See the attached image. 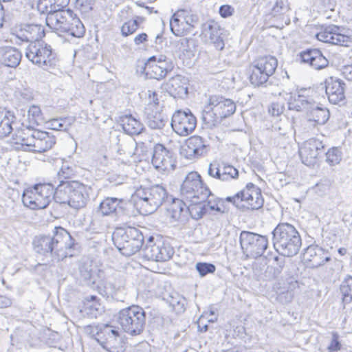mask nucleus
I'll return each instance as SVG.
<instances>
[{"mask_svg": "<svg viewBox=\"0 0 352 352\" xmlns=\"http://www.w3.org/2000/svg\"><path fill=\"white\" fill-rule=\"evenodd\" d=\"M34 251L57 261L74 256L79 245L67 230L54 227L52 232L36 236L32 242Z\"/></svg>", "mask_w": 352, "mask_h": 352, "instance_id": "f257e3e1", "label": "nucleus"}, {"mask_svg": "<svg viewBox=\"0 0 352 352\" xmlns=\"http://www.w3.org/2000/svg\"><path fill=\"white\" fill-rule=\"evenodd\" d=\"M273 245L284 256L296 255L302 245L301 236L296 228L289 223H279L272 232Z\"/></svg>", "mask_w": 352, "mask_h": 352, "instance_id": "f03ea898", "label": "nucleus"}, {"mask_svg": "<svg viewBox=\"0 0 352 352\" xmlns=\"http://www.w3.org/2000/svg\"><path fill=\"white\" fill-rule=\"evenodd\" d=\"M13 140L15 144L25 146L34 153L45 152L56 143L55 137L48 132L25 126L15 131Z\"/></svg>", "mask_w": 352, "mask_h": 352, "instance_id": "7ed1b4c3", "label": "nucleus"}, {"mask_svg": "<svg viewBox=\"0 0 352 352\" xmlns=\"http://www.w3.org/2000/svg\"><path fill=\"white\" fill-rule=\"evenodd\" d=\"M90 190L89 187L77 181L61 180L56 188V201L67 204L76 210L81 209L89 200Z\"/></svg>", "mask_w": 352, "mask_h": 352, "instance_id": "20e7f679", "label": "nucleus"}, {"mask_svg": "<svg viewBox=\"0 0 352 352\" xmlns=\"http://www.w3.org/2000/svg\"><path fill=\"white\" fill-rule=\"evenodd\" d=\"M46 24L59 35L66 34L72 37L81 38L85 32L83 24L70 9L47 16Z\"/></svg>", "mask_w": 352, "mask_h": 352, "instance_id": "39448f33", "label": "nucleus"}, {"mask_svg": "<svg viewBox=\"0 0 352 352\" xmlns=\"http://www.w3.org/2000/svg\"><path fill=\"white\" fill-rule=\"evenodd\" d=\"M112 240L116 248L124 256H130L142 247L144 236L134 227L116 228L112 234Z\"/></svg>", "mask_w": 352, "mask_h": 352, "instance_id": "423d86ee", "label": "nucleus"}, {"mask_svg": "<svg viewBox=\"0 0 352 352\" xmlns=\"http://www.w3.org/2000/svg\"><path fill=\"white\" fill-rule=\"evenodd\" d=\"M168 193L162 185L150 188H140L135 191L134 199L142 214H147L155 212L167 198Z\"/></svg>", "mask_w": 352, "mask_h": 352, "instance_id": "0eeeda50", "label": "nucleus"}, {"mask_svg": "<svg viewBox=\"0 0 352 352\" xmlns=\"http://www.w3.org/2000/svg\"><path fill=\"white\" fill-rule=\"evenodd\" d=\"M146 311L138 305H132L121 309L117 321L126 333L135 336L141 334L146 324Z\"/></svg>", "mask_w": 352, "mask_h": 352, "instance_id": "6e6552de", "label": "nucleus"}, {"mask_svg": "<svg viewBox=\"0 0 352 352\" xmlns=\"http://www.w3.org/2000/svg\"><path fill=\"white\" fill-rule=\"evenodd\" d=\"M56 189L51 184H36L24 190L22 200L32 210L44 209L53 199L56 200Z\"/></svg>", "mask_w": 352, "mask_h": 352, "instance_id": "1a4fd4ad", "label": "nucleus"}, {"mask_svg": "<svg viewBox=\"0 0 352 352\" xmlns=\"http://www.w3.org/2000/svg\"><path fill=\"white\" fill-rule=\"evenodd\" d=\"M226 201L239 208L258 210L263 206L264 200L259 188L249 183L245 188L234 196L226 197Z\"/></svg>", "mask_w": 352, "mask_h": 352, "instance_id": "9d476101", "label": "nucleus"}, {"mask_svg": "<svg viewBox=\"0 0 352 352\" xmlns=\"http://www.w3.org/2000/svg\"><path fill=\"white\" fill-rule=\"evenodd\" d=\"M272 110H324L309 96L285 94L273 102Z\"/></svg>", "mask_w": 352, "mask_h": 352, "instance_id": "9b49d317", "label": "nucleus"}, {"mask_svg": "<svg viewBox=\"0 0 352 352\" xmlns=\"http://www.w3.org/2000/svg\"><path fill=\"white\" fill-rule=\"evenodd\" d=\"M25 55L33 64L44 69L54 65L55 53L50 45L41 40L30 43L25 49Z\"/></svg>", "mask_w": 352, "mask_h": 352, "instance_id": "f8f14e48", "label": "nucleus"}, {"mask_svg": "<svg viewBox=\"0 0 352 352\" xmlns=\"http://www.w3.org/2000/svg\"><path fill=\"white\" fill-rule=\"evenodd\" d=\"M198 23L199 17L191 9H179L170 20V29L175 36H182L190 33Z\"/></svg>", "mask_w": 352, "mask_h": 352, "instance_id": "ddd939ff", "label": "nucleus"}, {"mask_svg": "<svg viewBox=\"0 0 352 352\" xmlns=\"http://www.w3.org/2000/svg\"><path fill=\"white\" fill-rule=\"evenodd\" d=\"M240 245L247 256L256 258L261 256L268 248V239L249 231H242L239 237Z\"/></svg>", "mask_w": 352, "mask_h": 352, "instance_id": "4468645a", "label": "nucleus"}, {"mask_svg": "<svg viewBox=\"0 0 352 352\" xmlns=\"http://www.w3.org/2000/svg\"><path fill=\"white\" fill-rule=\"evenodd\" d=\"M180 192L186 199H200L204 201L210 195V189L204 186L200 175L190 172L185 177Z\"/></svg>", "mask_w": 352, "mask_h": 352, "instance_id": "2eb2a0df", "label": "nucleus"}, {"mask_svg": "<svg viewBox=\"0 0 352 352\" xmlns=\"http://www.w3.org/2000/svg\"><path fill=\"white\" fill-rule=\"evenodd\" d=\"M129 204L124 199L107 197L99 204L96 212L101 216H115L124 222L129 217Z\"/></svg>", "mask_w": 352, "mask_h": 352, "instance_id": "dca6fc26", "label": "nucleus"}, {"mask_svg": "<svg viewBox=\"0 0 352 352\" xmlns=\"http://www.w3.org/2000/svg\"><path fill=\"white\" fill-rule=\"evenodd\" d=\"M142 251L147 260L161 262L168 261L174 254V249L169 242L161 239L153 242L152 236L149 237Z\"/></svg>", "mask_w": 352, "mask_h": 352, "instance_id": "f3484780", "label": "nucleus"}, {"mask_svg": "<svg viewBox=\"0 0 352 352\" xmlns=\"http://www.w3.org/2000/svg\"><path fill=\"white\" fill-rule=\"evenodd\" d=\"M102 336L96 338V341L109 352H124V341L118 330L106 324L101 330Z\"/></svg>", "mask_w": 352, "mask_h": 352, "instance_id": "a211bd4d", "label": "nucleus"}, {"mask_svg": "<svg viewBox=\"0 0 352 352\" xmlns=\"http://www.w3.org/2000/svg\"><path fill=\"white\" fill-rule=\"evenodd\" d=\"M324 149L322 140L313 138L306 140L299 148V155L302 162L307 166L314 165L324 153Z\"/></svg>", "mask_w": 352, "mask_h": 352, "instance_id": "6ab92c4d", "label": "nucleus"}, {"mask_svg": "<svg viewBox=\"0 0 352 352\" xmlns=\"http://www.w3.org/2000/svg\"><path fill=\"white\" fill-rule=\"evenodd\" d=\"M145 65L146 69L151 74V77L157 80L166 77L167 74L174 68L171 59L162 54L149 57Z\"/></svg>", "mask_w": 352, "mask_h": 352, "instance_id": "aec40b11", "label": "nucleus"}, {"mask_svg": "<svg viewBox=\"0 0 352 352\" xmlns=\"http://www.w3.org/2000/svg\"><path fill=\"white\" fill-rule=\"evenodd\" d=\"M170 124L175 133L181 136H186L195 130L197 118L192 111H175Z\"/></svg>", "mask_w": 352, "mask_h": 352, "instance_id": "412c9836", "label": "nucleus"}, {"mask_svg": "<svg viewBox=\"0 0 352 352\" xmlns=\"http://www.w3.org/2000/svg\"><path fill=\"white\" fill-rule=\"evenodd\" d=\"M151 162L160 171L173 170L175 167L173 153L161 144L154 146Z\"/></svg>", "mask_w": 352, "mask_h": 352, "instance_id": "4be33fe9", "label": "nucleus"}, {"mask_svg": "<svg viewBox=\"0 0 352 352\" xmlns=\"http://www.w3.org/2000/svg\"><path fill=\"white\" fill-rule=\"evenodd\" d=\"M320 41L340 46H349L351 39L349 36L341 34L340 28L336 25L322 26L316 35Z\"/></svg>", "mask_w": 352, "mask_h": 352, "instance_id": "5701e85b", "label": "nucleus"}, {"mask_svg": "<svg viewBox=\"0 0 352 352\" xmlns=\"http://www.w3.org/2000/svg\"><path fill=\"white\" fill-rule=\"evenodd\" d=\"M209 176L218 179L223 182H228L239 177V170L233 166L222 162L217 163L212 162L208 168Z\"/></svg>", "mask_w": 352, "mask_h": 352, "instance_id": "b1692460", "label": "nucleus"}, {"mask_svg": "<svg viewBox=\"0 0 352 352\" xmlns=\"http://www.w3.org/2000/svg\"><path fill=\"white\" fill-rule=\"evenodd\" d=\"M16 37L30 43L41 41L45 35L44 28L38 24H22L15 30Z\"/></svg>", "mask_w": 352, "mask_h": 352, "instance_id": "393cba45", "label": "nucleus"}, {"mask_svg": "<svg viewBox=\"0 0 352 352\" xmlns=\"http://www.w3.org/2000/svg\"><path fill=\"white\" fill-rule=\"evenodd\" d=\"M305 256L309 262V267L318 268L331 260L329 249L318 245H309L305 250Z\"/></svg>", "mask_w": 352, "mask_h": 352, "instance_id": "a878e982", "label": "nucleus"}, {"mask_svg": "<svg viewBox=\"0 0 352 352\" xmlns=\"http://www.w3.org/2000/svg\"><path fill=\"white\" fill-rule=\"evenodd\" d=\"M161 89L174 98H184L188 94L185 78L180 75H177L164 82Z\"/></svg>", "mask_w": 352, "mask_h": 352, "instance_id": "bb28decb", "label": "nucleus"}, {"mask_svg": "<svg viewBox=\"0 0 352 352\" xmlns=\"http://www.w3.org/2000/svg\"><path fill=\"white\" fill-rule=\"evenodd\" d=\"M325 84L326 94L331 103L338 104L344 100V83L342 80L331 77L326 80Z\"/></svg>", "mask_w": 352, "mask_h": 352, "instance_id": "cd10ccee", "label": "nucleus"}, {"mask_svg": "<svg viewBox=\"0 0 352 352\" xmlns=\"http://www.w3.org/2000/svg\"><path fill=\"white\" fill-rule=\"evenodd\" d=\"M202 34L206 41L213 44L216 49L221 50L224 47V42L221 38V30L218 23L212 21L206 23L202 26Z\"/></svg>", "mask_w": 352, "mask_h": 352, "instance_id": "c85d7f7f", "label": "nucleus"}, {"mask_svg": "<svg viewBox=\"0 0 352 352\" xmlns=\"http://www.w3.org/2000/svg\"><path fill=\"white\" fill-rule=\"evenodd\" d=\"M302 61L309 63L314 69L319 70L326 67L329 64L328 59L318 49H308L300 53Z\"/></svg>", "mask_w": 352, "mask_h": 352, "instance_id": "c756f323", "label": "nucleus"}, {"mask_svg": "<svg viewBox=\"0 0 352 352\" xmlns=\"http://www.w3.org/2000/svg\"><path fill=\"white\" fill-rule=\"evenodd\" d=\"M70 0H38V10L47 16L65 10Z\"/></svg>", "mask_w": 352, "mask_h": 352, "instance_id": "7c9ffc66", "label": "nucleus"}, {"mask_svg": "<svg viewBox=\"0 0 352 352\" xmlns=\"http://www.w3.org/2000/svg\"><path fill=\"white\" fill-rule=\"evenodd\" d=\"M170 219L184 223L188 221V206L179 199H173L168 210Z\"/></svg>", "mask_w": 352, "mask_h": 352, "instance_id": "2f4dec72", "label": "nucleus"}, {"mask_svg": "<svg viewBox=\"0 0 352 352\" xmlns=\"http://www.w3.org/2000/svg\"><path fill=\"white\" fill-rule=\"evenodd\" d=\"M120 122L124 131L130 135H138L143 129L142 124L131 115L121 116Z\"/></svg>", "mask_w": 352, "mask_h": 352, "instance_id": "473e14b6", "label": "nucleus"}, {"mask_svg": "<svg viewBox=\"0 0 352 352\" xmlns=\"http://www.w3.org/2000/svg\"><path fill=\"white\" fill-rule=\"evenodd\" d=\"M207 107L211 110L214 109L227 110H236V106L234 102L229 98H226L221 96H211L207 102Z\"/></svg>", "mask_w": 352, "mask_h": 352, "instance_id": "72a5a7b5", "label": "nucleus"}, {"mask_svg": "<svg viewBox=\"0 0 352 352\" xmlns=\"http://www.w3.org/2000/svg\"><path fill=\"white\" fill-rule=\"evenodd\" d=\"M258 68L263 70L270 77L274 73L277 66L278 60L272 56H265L258 58L254 61Z\"/></svg>", "mask_w": 352, "mask_h": 352, "instance_id": "f704fd0d", "label": "nucleus"}, {"mask_svg": "<svg viewBox=\"0 0 352 352\" xmlns=\"http://www.w3.org/2000/svg\"><path fill=\"white\" fill-rule=\"evenodd\" d=\"M191 203L188 206V215L190 214L194 219L198 220L208 212V208L204 201L200 199H190Z\"/></svg>", "mask_w": 352, "mask_h": 352, "instance_id": "c9c22d12", "label": "nucleus"}, {"mask_svg": "<svg viewBox=\"0 0 352 352\" xmlns=\"http://www.w3.org/2000/svg\"><path fill=\"white\" fill-rule=\"evenodd\" d=\"M21 59V52L14 47H7L3 55L2 62L10 67H16L20 63Z\"/></svg>", "mask_w": 352, "mask_h": 352, "instance_id": "e433bc0d", "label": "nucleus"}, {"mask_svg": "<svg viewBox=\"0 0 352 352\" xmlns=\"http://www.w3.org/2000/svg\"><path fill=\"white\" fill-rule=\"evenodd\" d=\"M251 74L250 81L254 87L263 86L267 83L270 76L255 64L252 63L250 67Z\"/></svg>", "mask_w": 352, "mask_h": 352, "instance_id": "4c0bfd02", "label": "nucleus"}, {"mask_svg": "<svg viewBox=\"0 0 352 352\" xmlns=\"http://www.w3.org/2000/svg\"><path fill=\"white\" fill-rule=\"evenodd\" d=\"M12 111H0V138L8 136L13 130Z\"/></svg>", "mask_w": 352, "mask_h": 352, "instance_id": "58836bf2", "label": "nucleus"}, {"mask_svg": "<svg viewBox=\"0 0 352 352\" xmlns=\"http://www.w3.org/2000/svg\"><path fill=\"white\" fill-rule=\"evenodd\" d=\"M168 120V117L162 111H149L147 115V124L153 129L163 128Z\"/></svg>", "mask_w": 352, "mask_h": 352, "instance_id": "ea45409f", "label": "nucleus"}, {"mask_svg": "<svg viewBox=\"0 0 352 352\" xmlns=\"http://www.w3.org/2000/svg\"><path fill=\"white\" fill-rule=\"evenodd\" d=\"M186 142L190 148H192V150L196 152L197 155L199 157L207 153L208 144L202 137L198 135L191 136Z\"/></svg>", "mask_w": 352, "mask_h": 352, "instance_id": "a19ab883", "label": "nucleus"}, {"mask_svg": "<svg viewBox=\"0 0 352 352\" xmlns=\"http://www.w3.org/2000/svg\"><path fill=\"white\" fill-rule=\"evenodd\" d=\"M330 117V111H310L306 118L307 124L316 126L324 124Z\"/></svg>", "mask_w": 352, "mask_h": 352, "instance_id": "79ce46f5", "label": "nucleus"}, {"mask_svg": "<svg viewBox=\"0 0 352 352\" xmlns=\"http://www.w3.org/2000/svg\"><path fill=\"white\" fill-rule=\"evenodd\" d=\"M340 292L344 304H349L352 301V276L351 275H347L342 281Z\"/></svg>", "mask_w": 352, "mask_h": 352, "instance_id": "37998d69", "label": "nucleus"}, {"mask_svg": "<svg viewBox=\"0 0 352 352\" xmlns=\"http://www.w3.org/2000/svg\"><path fill=\"white\" fill-rule=\"evenodd\" d=\"M292 282L287 283L286 286L283 287H276L277 299L283 304H287L292 301L294 297V293L292 289Z\"/></svg>", "mask_w": 352, "mask_h": 352, "instance_id": "c03bdc74", "label": "nucleus"}, {"mask_svg": "<svg viewBox=\"0 0 352 352\" xmlns=\"http://www.w3.org/2000/svg\"><path fill=\"white\" fill-rule=\"evenodd\" d=\"M98 290L102 296L109 298H114L116 296L118 288L109 280H102L98 285Z\"/></svg>", "mask_w": 352, "mask_h": 352, "instance_id": "a18cd8bd", "label": "nucleus"}, {"mask_svg": "<svg viewBox=\"0 0 352 352\" xmlns=\"http://www.w3.org/2000/svg\"><path fill=\"white\" fill-rule=\"evenodd\" d=\"M73 120L69 118H54L50 120L49 124L52 130L66 131L70 126Z\"/></svg>", "mask_w": 352, "mask_h": 352, "instance_id": "49530a36", "label": "nucleus"}, {"mask_svg": "<svg viewBox=\"0 0 352 352\" xmlns=\"http://www.w3.org/2000/svg\"><path fill=\"white\" fill-rule=\"evenodd\" d=\"M234 112L235 111H231L230 115L233 114ZM227 116V114L221 113L220 111H219V115H217L215 111H203L204 120L208 123H211L212 125L219 124L222 121L223 118Z\"/></svg>", "mask_w": 352, "mask_h": 352, "instance_id": "de8ad7c7", "label": "nucleus"}, {"mask_svg": "<svg viewBox=\"0 0 352 352\" xmlns=\"http://www.w3.org/2000/svg\"><path fill=\"white\" fill-rule=\"evenodd\" d=\"M342 159V153L338 147L329 148L326 153V162L330 166L338 164Z\"/></svg>", "mask_w": 352, "mask_h": 352, "instance_id": "09e8293b", "label": "nucleus"}, {"mask_svg": "<svg viewBox=\"0 0 352 352\" xmlns=\"http://www.w3.org/2000/svg\"><path fill=\"white\" fill-rule=\"evenodd\" d=\"M220 202L221 201L219 199L214 197V196L210 192V195H208V198L205 199V203L206 204V206L208 208V212L210 210L212 212L215 211L217 212L223 213V205L221 203V206H219V204Z\"/></svg>", "mask_w": 352, "mask_h": 352, "instance_id": "8fccbe9b", "label": "nucleus"}, {"mask_svg": "<svg viewBox=\"0 0 352 352\" xmlns=\"http://www.w3.org/2000/svg\"><path fill=\"white\" fill-rule=\"evenodd\" d=\"M185 302L186 299L177 294L175 296H170V299L169 300L170 305L176 312L178 313L184 311Z\"/></svg>", "mask_w": 352, "mask_h": 352, "instance_id": "3c124183", "label": "nucleus"}, {"mask_svg": "<svg viewBox=\"0 0 352 352\" xmlns=\"http://www.w3.org/2000/svg\"><path fill=\"white\" fill-rule=\"evenodd\" d=\"M85 309L87 314L92 318H97L103 311V309L99 302H85Z\"/></svg>", "mask_w": 352, "mask_h": 352, "instance_id": "603ef678", "label": "nucleus"}, {"mask_svg": "<svg viewBox=\"0 0 352 352\" xmlns=\"http://www.w3.org/2000/svg\"><path fill=\"white\" fill-rule=\"evenodd\" d=\"M14 96L21 103H25L30 101L33 98V93L31 89L28 88H18L14 91Z\"/></svg>", "mask_w": 352, "mask_h": 352, "instance_id": "864d4df0", "label": "nucleus"}, {"mask_svg": "<svg viewBox=\"0 0 352 352\" xmlns=\"http://www.w3.org/2000/svg\"><path fill=\"white\" fill-rule=\"evenodd\" d=\"M139 27V23L137 19H133L125 22L121 27V32L124 36H127L134 33Z\"/></svg>", "mask_w": 352, "mask_h": 352, "instance_id": "5fc2aeb1", "label": "nucleus"}, {"mask_svg": "<svg viewBox=\"0 0 352 352\" xmlns=\"http://www.w3.org/2000/svg\"><path fill=\"white\" fill-rule=\"evenodd\" d=\"M195 267L201 277H204L208 274L214 273L216 270L214 265L208 263H197Z\"/></svg>", "mask_w": 352, "mask_h": 352, "instance_id": "6e6d98bb", "label": "nucleus"}, {"mask_svg": "<svg viewBox=\"0 0 352 352\" xmlns=\"http://www.w3.org/2000/svg\"><path fill=\"white\" fill-rule=\"evenodd\" d=\"M75 8L82 14H89L93 8L92 0H75Z\"/></svg>", "mask_w": 352, "mask_h": 352, "instance_id": "4d7b16f0", "label": "nucleus"}, {"mask_svg": "<svg viewBox=\"0 0 352 352\" xmlns=\"http://www.w3.org/2000/svg\"><path fill=\"white\" fill-rule=\"evenodd\" d=\"M329 182L327 179L320 180L313 188L314 192L318 196H323L327 193L329 190Z\"/></svg>", "mask_w": 352, "mask_h": 352, "instance_id": "13d9d810", "label": "nucleus"}, {"mask_svg": "<svg viewBox=\"0 0 352 352\" xmlns=\"http://www.w3.org/2000/svg\"><path fill=\"white\" fill-rule=\"evenodd\" d=\"M341 343L337 332H333L329 344L327 346L328 352H336L341 349Z\"/></svg>", "mask_w": 352, "mask_h": 352, "instance_id": "bf43d9fd", "label": "nucleus"}, {"mask_svg": "<svg viewBox=\"0 0 352 352\" xmlns=\"http://www.w3.org/2000/svg\"><path fill=\"white\" fill-rule=\"evenodd\" d=\"M180 154L186 159H192L198 157L195 151L192 150V148H190L188 142L186 141L185 144L180 148Z\"/></svg>", "mask_w": 352, "mask_h": 352, "instance_id": "052dcab7", "label": "nucleus"}, {"mask_svg": "<svg viewBox=\"0 0 352 352\" xmlns=\"http://www.w3.org/2000/svg\"><path fill=\"white\" fill-rule=\"evenodd\" d=\"M79 270L80 276L85 281L91 280L93 275V272L90 265L83 264L80 265Z\"/></svg>", "mask_w": 352, "mask_h": 352, "instance_id": "680f3d73", "label": "nucleus"}, {"mask_svg": "<svg viewBox=\"0 0 352 352\" xmlns=\"http://www.w3.org/2000/svg\"><path fill=\"white\" fill-rule=\"evenodd\" d=\"M101 330L102 327L99 328L98 326L87 325L85 327V331L96 340V338L102 336Z\"/></svg>", "mask_w": 352, "mask_h": 352, "instance_id": "e2e57ef3", "label": "nucleus"}, {"mask_svg": "<svg viewBox=\"0 0 352 352\" xmlns=\"http://www.w3.org/2000/svg\"><path fill=\"white\" fill-rule=\"evenodd\" d=\"M190 39L187 38H181L176 42V47L180 52H184L190 50L189 47Z\"/></svg>", "mask_w": 352, "mask_h": 352, "instance_id": "0e129e2a", "label": "nucleus"}, {"mask_svg": "<svg viewBox=\"0 0 352 352\" xmlns=\"http://www.w3.org/2000/svg\"><path fill=\"white\" fill-rule=\"evenodd\" d=\"M234 8L229 5H223L219 8V14L223 18H227L232 15Z\"/></svg>", "mask_w": 352, "mask_h": 352, "instance_id": "69168bd1", "label": "nucleus"}, {"mask_svg": "<svg viewBox=\"0 0 352 352\" xmlns=\"http://www.w3.org/2000/svg\"><path fill=\"white\" fill-rule=\"evenodd\" d=\"M59 179H67L72 175V170L69 167L63 166L58 173Z\"/></svg>", "mask_w": 352, "mask_h": 352, "instance_id": "338daca9", "label": "nucleus"}, {"mask_svg": "<svg viewBox=\"0 0 352 352\" xmlns=\"http://www.w3.org/2000/svg\"><path fill=\"white\" fill-rule=\"evenodd\" d=\"M342 74L348 80L352 81V65L345 67Z\"/></svg>", "mask_w": 352, "mask_h": 352, "instance_id": "774afa93", "label": "nucleus"}]
</instances>
